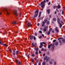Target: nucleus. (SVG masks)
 Listing matches in <instances>:
<instances>
[{"mask_svg": "<svg viewBox=\"0 0 65 65\" xmlns=\"http://www.w3.org/2000/svg\"><path fill=\"white\" fill-rule=\"evenodd\" d=\"M34 61V60H33V59H32L31 60V62H33Z\"/></svg>", "mask_w": 65, "mask_h": 65, "instance_id": "8fccbe9b", "label": "nucleus"}, {"mask_svg": "<svg viewBox=\"0 0 65 65\" xmlns=\"http://www.w3.org/2000/svg\"><path fill=\"white\" fill-rule=\"evenodd\" d=\"M62 39V38L61 37L59 38H58V40H59V42L60 43V45H61L62 44V41L61 39Z\"/></svg>", "mask_w": 65, "mask_h": 65, "instance_id": "f03ea898", "label": "nucleus"}, {"mask_svg": "<svg viewBox=\"0 0 65 65\" xmlns=\"http://www.w3.org/2000/svg\"><path fill=\"white\" fill-rule=\"evenodd\" d=\"M57 11H55V14H56L57 13Z\"/></svg>", "mask_w": 65, "mask_h": 65, "instance_id": "0e129e2a", "label": "nucleus"}, {"mask_svg": "<svg viewBox=\"0 0 65 65\" xmlns=\"http://www.w3.org/2000/svg\"><path fill=\"white\" fill-rule=\"evenodd\" d=\"M56 6H54V7H53V8H54V9H56Z\"/></svg>", "mask_w": 65, "mask_h": 65, "instance_id": "a19ab883", "label": "nucleus"}, {"mask_svg": "<svg viewBox=\"0 0 65 65\" xmlns=\"http://www.w3.org/2000/svg\"><path fill=\"white\" fill-rule=\"evenodd\" d=\"M39 65H41V63L40 62L39 63Z\"/></svg>", "mask_w": 65, "mask_h": 65, "instance_id": "680f3d73", "label": "nucleus"}, {"mask_svg": "<svg viewBox=\"0 0 65 65\" xmlns=\"http://www.w3.org/2000/svg\"><path fill=\"white\" fill-rule=\"evenodd\" d=\"M50 4H51V2H49L48 4V5H50Z\"/></svg>", "mask_w": 65, "mask_h": 65, "instance_id": "09e8293b", "label": "nucleus"}, {"mask_svg": "<svg viewBox=\"0 0 65 65\" xmlns=\"http://www.w3.org/2000/svg\"><path fill=\"white\" fill-rule=\"evenodd\" d=\"M35 50H36V51L37 52H38V47L35 48Z\"/></svg>", "mask_w": 65, "mask_h": 65, "instance_id": "9b49d317", "label": "nucleus"}, {"mask_svg": "<svg viewBox=\"0 0 65 65\" xmlns=\"http://www.w3.org/2000/svg\"><path fill=\"white\" fill-rule=\"evenodd\" d=\"M44 50V49H43V48H42L41 49V50L42 51H43Z\"/></svg>", "mask_w": 65, "mask_h": 65, "instance_id": "6e6d98bb", "label": "nucleus"}, {"mask_svg": "<svg viewBox=\"0 0 65 65\" xmlns=\"http://www.w3.org/2000/svg\"><path fill=\"white\" fill-rule=\"evenodd\" d=\"M49 17H50V18H51V15H49Z\"/></svg>", "mask_w": 65, "mask_h": 65, "instance_id": "774afa93", "label": "nucleus"}, {"mask_svg": "<svg viewBox=\"0 0 65 65\" xmlns=\"http://www.w3.org/2000/svg\"><path fill=\"white\" fill-rule=\"evenodd\" d=\"M46 22H45V21H44L43 23H42V24H45V23Z\"/></svg>", "mask_w": 65, "mask_h": 65, "instance_id": "72a5a7b5", "label": "nucleus"}, {"mask_svg": "<svg viewBox=\"0 0 65 65\" xmlns=\"http://www.w3.org/2000/svg\"><path fill=\"white\" fill-rule=\"evenodd\" d=\"M13 53L15 52V50H13Z\"/></svg>", "mask_w": 65, "mask_h": 65, "instance_id": "338daca9", "label": "nucleus"}, {"mask_svg": "<svg viewBox=\"0 0 65 65\" xmlns=\"http://www.w3.org/2000/svg\"><path fill=\"white\" fill-rule=\"evenodd\" d=\"M3 45H4V46H6V47H7V45L5 44H3Z\"/></svg>", "mask_w": 65, "mask_h": 65, "instance_id": "473e14b6", "label": "nucleus"}, {"mask_svg": "<svg viewBox=\"0 0 65 65\" xmlns=\"http://www.w3.org/2000/svg\"><path fill=\"white\" fill-rule=\"evenodd\" d=\"M42 46L41 45H40L39 46V48H41V47H42Z\"/></svg>", "mask_w": 65, "mask_h": 65, "instance_id": "79ce46f5", "label": "nucleus"}, {"mask_svg": "<svg viewBox=\"0 0 65 65\" xmlns=\"http://www.w3.org/2000/svg\"><path fill=\"white\" fill-rule=\"evenodd\" d=\"M50 33H51V31H49L47 33V35H49L50 34Z\"/></svg>", "mask_w": 65, "mask_h": 65, "instance_id": "412c9836", "label": "nucleus"}, {"mask_svg": "<svg viewBox=\"0 0 65 65\" xmlns=\"http://www.w3.org/2000/svg\"><path fill=\"white\" fill-rule=\"evenodd\" d=\"M39 33H40V34H42V31L41 30H40L39 31Z\"/></svg>", "mask_w": 65, "mask_h": 65, "instance_id": "cd10ccee", "label": "nucleus"}, {"mask_svg": "<svg viewBox=\"0 0 65 65\" xmlns=\"http://www.w3.org/2000/svg\"><path fill=\"white\" fill-rule=\"evenodd\" d=\"M57 21L58 23V24H60V19L59 18H57Z\"/></svg>", "mask_w": 65, "mask_h": 65, "instance_id": "0eeeda50", "label": "nucleus"}, {"mask_svg": "<svg viewBox=\"0 0 65 65\" xmlns=\"http://www.w3.org/2000/svg\"><path fill=\"white\" fill-rule=\"evenodd\" d=\"M6 12L7 13V14L8 15H9V12H8V10H7Z\"/></svg>", "mask_w": 65, "mask_h": 65, "instance_id": "f3484780", "label": "nucleus"}, {"mask_svg": "<svg viewBox=\"0 0 65 65\" xmlns=\"http://www.w3.org/2000/svg\"><path fill=\"white\" fill-rule=\"evenodd\" d=\"M43 44H46V43L45 42H42L40 43V45H42V46H43Z\"/></svg>", "mask_w": 65, "mask_h": 65, "instance_id": "6e6552de", "label": "nucleus"}, {"mask_svg": "<svg viewBox=\"0 0 65 65\" xmlns=\"http://www.w3.org/2000/svg\"><path fill=\"white\" fill-rule=\"evenodd\" d=\"M58 16L61 15V14H60V13H59L58 14Z\"/></svg>", "mask_w": 65, "mask_h": 65, "instance_id": "de8ad7c7", "label": "nucleus"}, {"mask_svg": "<svg viewBox=\"0 0 65 65\" xmlns=\"http://www.w3.org/2000/svg\"><path fill=\"white\" fill-rule=\"evenodd\" d=\"M51 47V45L50 44L48 45V48H50Z\"/></svg>", "mask_w": 65, "mask_h": 65, "instance_id": "2f4dec72", "label": "nucleus"}, {"mask_svg": "<svg viewBox=\"0 0 65 65\" xmlns=\"http://www.w3.org/2000/svg\"><path fill=\"white\" fill-rule=\"evenodd\" d=\"M19 52L18 51H17L16 52V54H19Z\"/></svg>", "mask_w": 65, "mask_h": 65, "instance_id": "c85d7f7f", "label": "nucleus"}, {"mask_svg": "<svg viewBox=\"0 0 65 65\" xmlns=\"http://www.w3.org/2000/svg\"><path fill=\"white\" fill-rule=\"evenodd\" d=\"M13 55H15V53L13 52Z\"/></svg>", "mask_w": 65, "mask_h": 65, "instance_id": "bf43d9fd", "label": "nucleus"}, {"mask_svg": "<svg viewBox=\"0 0 65 65\" xmlns=\"http://www.w3.org/2000/svg\"><path fill=\"white\" fill-rule=\"evenodd\" d=\"M27 38H25V41H26V40H27Z\"/></svg>", "mask_w": 65, "mask_h": 65, "instance_id": "e2e57ef3", "label": "nucleus"}, {"mask_svg": "<svg viewBox=\"0 0 65 65\" xmlns=\"http://www.w3.org/2000/svg\"><path fill=\"white\" fill-rule=\"evenodd\" d=\"M38 10H37L35 13V14L34 15V18H36V17H37V15H38V12H39Z\"/></svg>", "mask_w": 65, "mask_h": 65, "instance_id": "f257e3e1", "label": "nucleus"}, {"mask_svg": "<svg viewBox=\"0 0 65 65\" xmlns=\"http://www.w3.org/2000/svg\"><path fill=\"white\" fill-rule=\"evenodd\" d=\"M42 65H45V62L44 61L42 63Z\"/></svg>", "mask_w": 65, "mask_h": 65, "instance_id": "b1692460", "label": "nucleus"}, {"mask_svg": "<svg viewBox=\"0 0 65 65\" xmlns=\"http://www.w3.org/2000/svg\"><path fill=\"white\" fill-rule=\"evenodd\" d=\"M30 40H32L33 39V36H30Z\"/></svg>", "mask_w": 65, "mask_h": 65, "instance_id": "ddd939ff", "label": "nucleus"}, {"mask_svg": "<svg viewBox=\"0 0 65 65\" xmlns=\"http://www.w3.org/2000/svg\"><path fill=\"white\" fill-rule=\"evenodd\" d=\"M14 23V24H16V21L13 22H12V24Z\"/></svg>", "mask_w": 65, "mask_h": 65, "instance_id": "bb28decb", "label": "nucleus"}, {"mask_svg": "<svg viewBox=\"0 0 65 65\" xmlns=\"http://www.w3.org/2000/svg\"><path fill=\"white\" fill-rule=\"evenodd\" d=\"M41 5H42L41 6V8H44V5H45L42 2L41 3Z\"/></svg>", "mask_w": 65, "mask_h": 65, "instance_id": "20e7f679", "label": "nucleus"}, {"mask_svg": "<svg viewBox=\"0 0 65 65\" xmlns=\"http://www.w3.org/2000/svg\"><path fill=\"white\" fill-rule=\"evenodd\" d=\"M46 24L47 25H48V24H50V21H48L46 22Z\"/></svg>", "mask_w": 65, "mask_h": 65, "instance_id": "393cba45", "label": "nucleus"}, {"mask_svg": "<svg viewBox=\"0 0 65 65\" xmlns=\"http://www.w3.org/2000/svg\"><path fill=\"white\" fill-rule=\"evenodd\" d=\"M51 60H52V61H54V59H51Z\"/></svg>", "mask_w": 65, "mask_h": 65, "instance_id": "69168bd1", "label": "nucleus"}, {"mask_svg": "<svg viewBox=\"0 0 65 65\" xmlns=\"http://www.w3.org/2000/svg\"><path fill=\"white\" fill-rule=\"evenodd\" d=\"M41 12H39V17L40 18V15H41Z\"/></svg>", "mask_w": 65, "mask_h": 65, "instance_id": "a211bd4d", "label": "nucleus"}, {"mask_svg": "<svg viewBox=\"0 0 65 65\" xmlns=\"http://www.w3.org/2000/svg\"><path fill=\"white\" fill-rule=\"evenodd\" d=\"M0 44H1V45H3V43H2L1 40H0Z\"/></svg>", "mask_w": 65, "mask_h": 65, "instance_id": "4be33fe9", "label": "nucleus"}, {"mask_svg": "<svg viewBox=\"0 0 65 65\" xmlns=\"http://www.w3.org/2000/svg\"><path fill=\"white\" fill-rule=\"evenodd\" d=\"M42 2L45 5V3H46V1H45V0H44L43 2Z\"/></svg>", "mask_w": 65, "mask_h": 65, "instance_id": "5701e85b", "label": "nucleus"}, {"mask_svg": "<svg viewBox=\"0 0 65 65\" xmlns=\"http://www.w3.org/2000/svg\"><path fill=\"white\" fill-rule=\"evenodd\" d=\"M42 35L43 37H44V35H43V34H42Z\"/></svg>", "mask_w": 65, "mask_h": 65, "instance_id": "603ef678", "label": "nucleus"}, {"mask_svg": "<svg viewBox=\"0 0 65 65\" xmlns=\"http://www.w3.org/2000/svg\"><path fill=\"white\" fill-rule=\"evenodd\" d=\"M54 45H55V44L54 43L53 44H52V45L53 46V47H55V46H54Z\"/></svg>", "mask_w": 65, "mask_h": 65, "instance_id": "f704fd0d", "label": "nucleus"}, {"mask_svg": "<svg viewBox=\"0 0 65 65\" xmlns=\"http://www.w3.org/2000/svg\"><path fill=\"white\" fill-rule=\"evenodd\" d=\"M59 25L60 26L59 27L60 28H61V27H62V24H61V23H59Z\"/></svg>", "mask_w": 65, "mask_h": 65, "instance_id": "aec40b11", "label": "nucleus"}, {"mask_svg": "<svg viewBox=\"0 0 65 65\" xmlns=\"http://www.w3.org/2000/svg\"><path fill=\"white\" fill-rule=\"evenodd\" d=\"M62 14H64V12H63V11H62Z\"/></svg>", "mask_w": 65, "mask_h": 65, "instance_id": "5fc2aeb1", "label": "nucleus"}, {"mask_svg": "<svg viewBox=\"0 0 65 65\" xmlns=\"http://www.w3.org/2000/svg\"><path fill=\"white\" fill-rule=\"evenodd\" d=\"M60 8V5H58V9H59V8Z\"/></svg>", "mask_w": 65, "mask_h": 65, "instance_id": "e433bc0d", "label": "nucleus"}, {"mask_svg": "<svg viewBox=\"0 0 65 65\" xmlns=\"http://www.w3.org/2000/svg\"><path fill=\"white\" fill-rule=\"evenodd\" d=\"M43 29L44 30V32H46L47 30V29H46V28Z\"/></svg>", "mask_w": 65, "mask_h": 65, "instance_id": "4468645a", "label": "nucleus"}, {"mask_svg": "<svg viewBox=\"0 0 65 65\" xmlns=\"http://www.w3.org/2000/svg\"><path fill=\"white\" fill-rule=\"evenodd\" d=\"M52 28H51L49 29V31L50 32H51V31H52Z\"/></svg>", "mask_w": 65, "mask_h": 65, "instance_id": "4c0bfd02", "label": "nucleus"}, {"mask_svg": "<svg viewBox=\"0 0 65 65\" xmlns=\"http://www.w3.org/2000/svg\"><path fill=\"white\" fill-rule=\"evenodd\" d=\"M27 26L28 27H32V25L31 24V23L30 22L27 25Z\"/></svg>", "mask_w": 65, "mask_h": 65, "instance_id": "39448f33", "label": "nucleus"}, {"mask_svg": "<svg viewBox=\"0 0 65 65\" xmlns=\"http://www.w3.org/2000/svg\"><path fill=\"white\" fill-rule=\"evenodd\" d=\"M47 19H48V18H47L46 19L44 20V21H45V22H46V21H47Z\"/></svg>", "mask_w": 65, "mask_h": 65, "instance_id": "c756f323", "label": "nucleus"}, {"mask_svg": "<svg viewBox=\"0 0 65 65\" xmlns=\"http://www.w3.org/2000/svg\"><path fill=\"white\" fill-rule=\"evenodd\" d=\"M50 64H52V63H53V62H52V61H50Z\"/></svg>", "mask_w": 65, "mask_h": 65, "instance_id": "58836bf2", "label": "nucleus"}, {"mask_svg": "<svg viewBox=\"0 0 65 65\" xmlns=\"http://www.w3.org/2000/svg\"><path fill=\"white\" fill-rule=\"evenodd\" d=\"M50 59V58L49 57H48L47 58V59H46V61L47 62L48 61V60H49Z\"/></svg>", "mask_w": 65, "mask_h": 65, "instance_id": "a878e982", "label": "nucleus"}, {"mask_svg": "<svg viewBox=\"0 0 65 65\" xmlns=\"http://www.w3.org/2000/svg\"><path fill=\"white\" fill-rule=\"evenodd\" d=\"M62 42H63V43H65V40L64 38H63L62 39Z\"/></svg>", "mask_w": 65, "mask_h": 65, "instance_id": "f8f14e48", "label": "nucleus"}, {"mask_svg": "<svg viewBox=\"0 0 65 65\" xmlns=\"http://www.w3.org/2000/svg\"><path fill=\"white\" fill-rule=\"evenodd\" d=\"M56 40H54L53 41V42H56Z\"/></svg>", "mask_w": 65, "mask_h": 65, "instance_id": "37998d69", "label": "nucleus"}, {"mask_svg": "<svg viewBox=\"0 0 65 65\" xmlns=\"http://www.w3.org/2000/svg\"><path fill=\"white\" fill-rule=\"evenodd\" d=\"M45 54L44 53L43 55V57H44L45 56Z\"/></svg>", "mask_w": 65, "mask_h": 65, "instance_id": "49530a36", "label": "nucleus"}, {"mask_svg": "<svg viewBox=\"0 0 65 65\" xmlns=\"http://www.w3.org/2000/svg\"><path fill=\"white\" fill-rule=\"evenodd\" d=\"M47 11L48 12V14H50V9H48L47 10Z\"/></svg>", "mask_w": 65, "mask_h": 65, "instance_id": "9d476101", "label": "nucleus"}, {"mask_svg": "<svg viewBox=\"0 0 65 65\" xmlns=\"http://www.w3.org/2000/svg\"><path fill=\"white\" fill-rule=\"evenodd\" d=\"M54 65H56V62H54Z\"/></svg>", "mask_w": 65, "mask_h": 65, "instance_id": "4d7b16f0", "label": "nucleus"}, {"mask_svg": "<svg viewBox=\"0 0 65 65\" xmlns=\"http://www.w3.org/2000/svg\"><path fill=\"white\" fill-rule=\"evenodd\" d=\"M54 50V47H52V50Z\"/></svg>", "mask_w": 65, "mask_h": 65, "instance_id": "13d9d810", "label": "nucleus"}, {"mask_svg": "<svg viewBox=\"0 0 65 65\" xmlns=\"http://www.w3.org/2000/svg\"><path fill=\"white\" fill-rule=\"evenodd\" d=\"M32 56V57H34L35 55H34V54H32V55H31Z\"/></svg>", "mask_w": 65, "mask_h": 65, "instance_id": "ea45409f", "label": "nucleus"}, {"mask_svg": "<svg viewBox=\"0 0 65 65\" xmlns=\"http://www.w3.org/2000/svg\"><path fill=\"white\" fill-rule=\"evenodd\" d=\"M17 63H18V65H20V64H21V62L20 61H19V62H18L17 61Z\"/></svg>", "mask_w": 65, "mask_h": 65, "instance_id": "6ab92c4d", "label": "nucleus"}, {"mask_svg": "<svg viewBox=\"0 0 65 65\" xmlns=\"http://www.w3.org/2000/svg\"><path fill=\"white\" fill-rule=\"evenodd\" d=\"M39 38H42V36H40L39 37Z\"/></svg>", "mask_w": 65, "mask_h": 65, "instance_id": "a18cd8bd", "label": "nucleus"}, {"mask_svg": "<svg viewBox=\"0 0 65 65\" xmlns=\"http://www.w3.org/2000/svg\"><path fill=\"white\" fill-rule=\"evenodd\" d=\"M55 31H56V32H59V30H58V28L57 27H56Z\"/></svg>", "mask_w": 65, "mask_h": 65, "instance_id": "1a4fd4ad", "label": "nucleus"}, {"mask_svg": "<svg viewBox=\"0 0 65 65\" xmlns=\"http://www.w3.org/2000/svg\"><path fill=\"white\" fill-rule=\"evenodd\" d=\"M34 40H36V38L35 37V36H34Z\"/></svg>", "mask_w": 65, "mask_h": 65, "instance_id": "7c9ffc66", "label": "nucleus"}, {"mask_svg": "<svg viewBox=\"0 0 65 65\" xmlns=\"http://www.w3.org/2000/svg\"><path fill=\"white\" fill-rule=\"evenodd\" d=\"M55 45L57 46L58 44H59V42H56L55 43Z\"/></svg>", "mask_w": 65, "mask_h": 65, "instance_id": "2eb2a0df", "label": "nucleus"}, {"mask_svg": "<svg viewBox=\"0 0 65 65\" xmlns=\"http://www.w3.org/2000/svg\"><path fill=\"white\" fill-rule=\"evenodd\" d=\"M39 54H41V51L40 50L39 51Z\"/></svg>", "mask_w": 65, "mask_h": 65, "instance_id": "3c124183", "label": "nucleus"}, {"mask_svg": "<svg viewBox=\"0 0 65 65\" xmlns=\"http://www.w3.org/2000/svg\"><path fill=\"white\" fill-rule=\"evenodd\" d=\"M32 46H33V47H34V46H35V45H36V43H32Z\"/></svg>", "mask_w": 65, "mask_h": 65, "instance_id": "423d86ee", "label": "nucleus"}, {"mask_svg": "<svg viewBox=\"0 0 65 65\" xmlns=\"http://www.w3.org/2000/svg\"><path fill=\"white\" fill-rule=\"evenodd\" d=\"M56 19L55 18H54L53 19V21L54 22H56Z\"/></svg>", "mask_w": 65, "mask_h": 65, "instance_id": "dca6fc26", "label": "nucleus"}, {"mask_svg": "<svg viewBox=\"0 0 65 65\" xmlns=\"http://www.w3.org/2000/svg\"><path fill=\"white\" fill-rule=\"evenodd\" d=\"M56 11H58V12H59V11L58 10V8H57V9H56Z\"/></svg>", "mask_w": 65, "mask_h": 65, "instance_id": "052dcab7", "label": "nucleus"}, {"mask_svg": "<svg viewBox=\"0 0 65 65\" xmlns=\"http://www.w3.org/2000/svg\"><path fill=\"white\" fill-rule=\"evenodd\" d=\"M35 54L36 55H38V52H36Z\"/></svg>", "mask_w": 65, "mask_h": 65, "instance_id": "c03bdc74", "label": "nucleus"}, {"mask_svg": "<svg viewBox=\"0 0 65 65\" xmlns=\"http://www.w3.org/2000/svg\"><path fill=\"white\" fill-rule=\"evenodd\" d=\"M14 13L15 15L16 16H18V13H17V10H14Z\"/></svg>", "mask_w": 65, "mask_h": 65, "instance_id": "7ed1b4c3", "label": "nucleus"}, {"mask_svg": "<svg viewBox=\"0 0 65 65\" xmlns=\"http://www.w3.org/2000/svg\"><path fill=\"white\" fill-rule=\"evenodd\" d=\"M42 27H44L45 25H44V24H42Z\"/></svg>", "mask_w": 65, "mask_h": 65, "instance_id": "c9c22d12", "label": "nucleus"}, {"mask_svg": "<svg viewBox=\"0 0 65 65\" xmlns=\"http://www.w3.org/2000/svg\"><path fill=\"white\" fill-rule=\"evenodd\" d=\"M35 36H37V33H35Z\"/></svg>", "mask_w": 65, "mask_h": 65, "instance_id": "864d4df0", "label": "nucleus"}]
</instances>
